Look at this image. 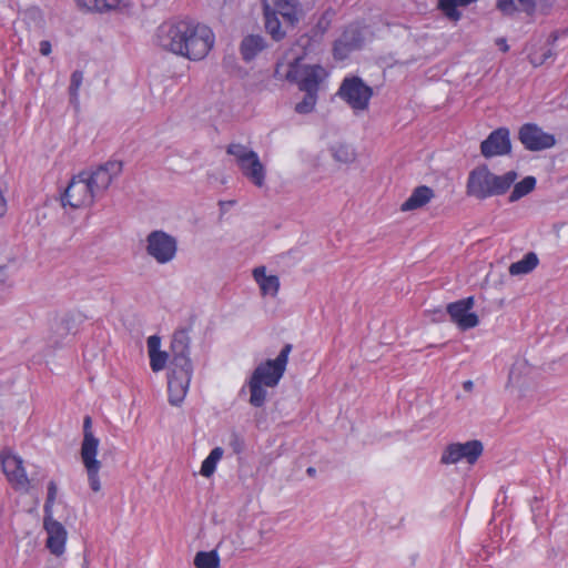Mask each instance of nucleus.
<instances>
[{"label": "nucleus", "mask_w": 568, "mask_h": 568, "mask_svg": "<svg viewBox=\"0 0 568 568\" xmlns=\"http://www.w3.org/2000/svg\"><path fill=\"white\" fill-rule=\"evenodd\" d=\"M292 348V344H285L276 358L266 359L255 367L246 383L250 390L248 403L252 406L262 407L267 397L266 387L273 388L278 385L286 371Z\"/></svg>", "instance_id": "f257e3e1"}, {"label": "nucleus", "mask_w": 568, "mask_h": 568, "mask_svg": "<svg viewBox=\"0 0 568 568\" xmlns=\"http://www.w3.org/2000/svg\"><path fill=\"white\" fill-rule=\"evenodd\" d=\"M516 179L517 173L515 171L496 175L486 164H481L469 172L466 183V193L477 200L503 195L510 189Z\"/></svg>", "instance_id": "f03ea898"}, {"label": "nucleus", "mask_w": 568, "mask_h": 568, "mask_svg": "<svg viewBox=\"0 0 568 568\" xmlns=\"http://www.w3.org/2000/svg\"><path fill=\"white\" fill-rule=\"evenodd\" d=\"M182 24H185V29H180V55L193 61L204 59L214 43L212 30L200 23L180 21V27Z\"/></svg>", "instance_id": "7ed1b4c3"}, {"label": "nucleus", "mask_w": 568, "mask_h": 568, "mask_svg": "<svg viewBox=\"0 0 568 568\" xmlns=\"http://www.w3.org/2000/svg\"><path fill=\"white\" fill-rule=\"evenodd\" d=\"M100 440L92 432V419L87 415L83 419V440L81 444V459L88 474L90 488L98 493L101 490L99 471L101 462L97 459Z\"/></svg>", "instance_id": "20e7f679"}, {"label": "nucleus", "mask_w": 568, "mask_h": 568, "mask_svg": "<svg viewBox=\"0 0 568 568\" xmlns=\"http://www.w3.org/2000/svg\"><path fill=\"white\" fill-rule=\"evenodd\" d=\"M337 95L354 111H364L368 109L373 89L357 75L346 77L338 88Z\"/></svg>", "instance_id": "39448f33"}, {"label": "nucleus", "mask_w": 568, "mask_h": 568, "mask_svg": "<svg viewBox=\"0 0 568 568\" xmlns=\"http://www.w3.org/2000/svg\"><path fill=\"white\" fill-rule=\"evenodd\" d=\"M95 197L98 196L87 179V172H81L71 179L61 201L63 206L78 209L90 206Z\"/></svg>", "instance_id": "423d86ee"}, {"label": "nucleus", "mask_w": 568, "mask_h": 568, "mask_svg": "<svg viewBox=\"0 0 568 568\" xmlns=\"http://www.w3.org/2000/svg\"><path fill=\"white\" fill-rule=\"evenodd\" d=\"M145 251L159 264H165L175 256L176 240L164 231H152L145 239Z\"/></svg>", "instance_id": "0eeeda50"}, {"label": "nucleus", "mask_w": 568, "mask_h": 568, "mask_svg": "<svg viewBox=\"0 0 568 568\" xmlns=\"http://www.w3.org/2000/svg\"><path fill=\"white\" fill-rule=\"evenodd\" d=\"M1 467L8 481L16 490L29 491L31 480L28 478L23 459L9 449L0 454Z\"/></svg>", "instance_id": "6e6552de"}, {"label": "nucleus", "mask_w": 568, "mask_h": 568, "mask_svg": "<svg viewBox=\"0 0 568 568\" xmlns=\"http://www.w3.org/2000/svg\"><path fill=\"white\" fill-rule=\"evenodd\" d=\"M484 450L483 443L474 439L466 443L449 444L443 452L440 463L445 465L456 464L465 459L468 464L473 465L481 456Z\"/></svg>", "instance_id": "1a4fd4ad"}, {"label": "nucleus", "mask_w": 568, "mask_h": 568, "mask_svg": "<svg viewBox=\"0 0 568 568\" xmlns=\"http://www.w3.org/2000/svg\"><path fill=\"white\" fill-rule=\"evenodd\" d=\"M518 139L525 149L529 151L550 149L556 143L554 134L542 131V129L535 123L523 124L518 132Z\"/></svg>", "instance_id": "9d476101"}, {"label": "nucleus", "mask_w": 568, "mask_h": 568, "mask_svg": "<svg viewBox=\"0 0 568 568\" xmlns=\"http://www.w3.org/2000/svg\"><path fill=\"white\" fill-rule=\"evenodd\" d=\"M480 152L486 159L509 154L511 152L509 129L500 126L491 131L480 143Z\"/></svg>", "instance_id": "9b49d317"}, {"label": "nucleus", "mask_w": 568, "mask_h": 568, "mask_svg": "<svg viewBox=\"0 0 568 568\" xmlns=\"http://www.w3.org/2000/svg\"><path fill=\"white\" fill-rule=\"evenodd\" d=\"M474 306V297L468 296L454 303H449L446 313L450 316V321L455 323L462 331L473 328L478 325V316L470 312Z\"/></svg>", "instance_id": "f8f14e48"}, {"label": "nucleus", "mask_w": 568, "mask_h": 568, "mask_svg": "<svg viewBox=\"0 0 568 568\" xmlns=\"http://www.w3.org/2000/svg\"><path fill=\"white\" fill-rule=\"evenodd\" d=\"M122 171V163L119 161H109L99 168H97L92 172H87V179L92 185L93 191L97 196L102 195L113 179L120 174Z\"/></svg>", "instance_id": "ddd939ff"}, {"label": "nucleus", "mask_w": 568, "mask_h": 568, "mask_svg": "<svg viewBox=\"0 0 568 568\" xmlns=\"http://www.w3.org/2000/svg\"><path fill=\"white\" fill-rule=\"evenodd\" d=\"M43 527L48 538L45 546L54 556H61L65 550L68 532L64 526L53 518V515L43 517Z\"/></svg>", "instance_id": "4468645a"}, {"label": "nucleus", "mask_w": 568, "mask_h": 568, "mask_svg": "<svg viewBox=\"0 0 568 568\" xmlns=\"http://www.w3.org/2000/svg\"><path fill=\"white\" fill-rule=\"evenodd\" d=\"M176 39H178V22L176 21L169 20L158 27L155 36H154V42L156 45H159L163 50L172 52V53H178Z\"/></svg>", "instance_id": "2eb2a0df"}, {"label": "nucleus", "mask_w": 568, "mask_h": 568, "mask_svg": "<svg viewBox=\"0 0 568 568\" xmlns=\"http://www.w3.org/2000/svg\"><path fill=\"white\" fill-rule=\"evenodd\" d=\"M180 345H183V348L180 351V373H183L185 383H182V376L180 375V386L183 389V395L180 396V403L184 399V396L187 392L192 373H193V365L192 362L187 355L189 351V343L190 338L185 335V332L180 329Z\"/></svg>", "instance_id": "dca6fc26"}, {"label": "nucleus", "mask_w": 568, "mask_h": 568, "mask_svg": "<svg viewBox=\"0 0 568 568\" xmlns=\"http://www.w3.org/2000/svg\"><path fill=\"white\" fill-rule=\"evenodd\" d=\"M267 43L260 34H248L240 43V53L245 62L253 61L261 53Z\"/></svg>", "instance_id": "f3484780"}, {"label": "nucleus", "mask_w": 568, "mask_h": 568, "mask_svg": "<svg viewBox=\"0 0 568 568\" xmlns=\"http://www.w3.org/2000/svg\"><path fill=\"white\" fill-rule=\"evenodd\" d=\"M434 191L427 185L415 187L409 197L400 205L403 212L422 209L434 197Z\"/></svg>", "instance_id": "a211bd4d"}, {"label": "nucleus", "mask_w": 568, "mask_h": 568, "mask_svg": "<svg viewBox=\"0 0 568 568\" xmlns=\"http://www.w3.org/2000/svg\"><path fill=\"white\" fill-rule=\"evenodd\" d=\"M75 2L79 8L92 12H108L130 8V3L124 0H75Z\"/></svg>", "instance_id": "6ab92c4d"}, {"label": "nucleus", "mask_w": 568, "mask_h": 568, "mask_svg": "<svg viewBox=\"0 0 568 568\" xmlns=\"http://www.w3.org/2000/svg\"><path fill=\"white\" fill-rule=\"evenodd\" d=\"M161 338L158 335H152L148 338V351L150 356L151 369L155 373L162 371L168 362L169 355L166 352H162Z\"/></svg>", "instance_id": "aec40b11"}, {"label": "nucleus", "mask_w": 568, "mask_h": 568, "mask_svg": "<svg viewBox=\"0 0 568 568\" xmlns=\"http://www.w3.org/2000/svg\"><path fill=\"white\" fill-rule=\"evenodd\" d=\"M323 68L321 65H312L305 70L304 77L298 82V89L304 93L318 95L320 83L322 82Z\"/></svg>", "instance_id": "412c9836"}, {"label": "nucleus", "mask_w": 568, "mask_h": 568, "mask_svg": "<svg viewBox=\"0 0 568 568\" xmlns=\"http://www.w3.org/2000/svg\"><path fill=\"white\" fill-rule=\"evenodd\" d=\"M263 10L264 24L267 33H270L274 41H281L285 37L286 31L281 28V21L277 17V12L272 10L266 1L263 3Z\"/></svg>", "instance_id": "4be33fe9"}, {"label": "nucleus", "mask_w": 568, "mask_h": 568, "mask_svg": "<svg viewBox=\"0 0 568 568\" xmlns=\"http://www.w3.org/2000/svg\"><path fill=\"white\" fill-rule=\"evenodd\" d=\"M274 4L287 26L294 28L300 22L302 9L293 0H275Z\"/></svg>", "instance_id": "5701e85b"}, {"label": "nucleus", "mask_w": 568, "mask_h": 568, "mask_svg": "<svg viewBox=\"0 0 568 568\" xmlns=\"http://www.w3.org/2000/svg\"><path fill=\"white\" fill-rule=\"evenodd\" d=\"M251 162L253 163V160H248L245 163L237 164V166L240 168L242 174L246 179H248L255 186L262 187L265 182V173L266 172H265V168L262 164L257 153H256V162L258 165L254 166L253 164H251Z\"/></svg>", "instance_id": "b1692460"}, {"label": "nucleus", "mask_w": 568, "mask_h": 568, "mask_svg": "<svg viewBox=\"0 0 568 568\" xmlns=\"http://www.w3.org/2000/svg\"><path fill=\"white\" fill-rule=\"evenodd\" d=\"M333 12L331 10H326L321 14L315 26L310 30L308 33H306L304 37H302V40L305 38L306 42L305 45H308L311 42L318 43L325 32L328 30L331 22H332Z\"/></svg>", "instance_id": "393cba45"}, {"label": "nucleus", "mask_w": 568, "mask_h": 568, "mask_svg": "<svg viewBox=\"0 0 568 568\" xmlns=\"http://www.w3.org/2000/svg\"><path fill=\"white\" fill-rule=\"evenodd\" d=\"M497 8L507 16L514 14L516 11L532 14L536 9V0H497Z\"/></svg>", "instance_id": "a878e982"}, {"label": "nucleus", "mask_w": 568, "mask_h": 568, "mask_svg": "<svg viewBox=\"0 0 568 568\" xmlns=\"http://www.w3.org/2000/svg\"><path fill=\"white\" fill-rule=\"evenodd\" d=\"M226 153L234 156L236 164H242L248 160H253V165L257 166L256 152L241 143H230L226 148Z\"/></svg>", "instance_id": "bb28decb"}, {"label": "nucleus", "mask_w": 568, "mask_h": 568, "mask_svg": "<svg viewBox=\"0 0 568 568\" xmlns=\"http://www.w3.org/2000/svg\"><path fill=\"white\" fill-rule=\"evenodd\" d=\"M538 256L534 252H528L524 257L509 266L510 275H524L530 273L538 265Z\"/></svg>", "instance_id": "cd10ccee"}, {"label": "nucleus", "mask_w": 568, "mask_h": 568, "mask_svg": "<svg viewBox=\"0 0 568 568\" xmlns=\"http://www.w3.org/2000/svg\"><path fill=\"white\" fill-rule=\"evenodd\" d=\"M83 72L81 70H75L72 72L70 77V85H69V101L70 104L75 109H80V89L83 82Z\"/></svg>", "instance_id": "c85d7f7f"}, {"label": "nucleus", "mask_w": 568, "mask_h": 568, "mask_svg": "<svg viewBox=\"0 0 568 568\" xmlns=\"http://www.w3.org/2000/svg\"><path fill=\"white\" fill-rule=\"evenodd\" d=\"M536 186V179L534 176H526L518 183L514 184V189L508 197L510 203L520 200L521 197L534 191Z\"/></svg>", "instance_id": "c756f323"}, {"label": "nucleus", "mask_w": 568, "mask_h": 568, "mask_svg": "<svg viewBox=\"0 0 568 568\" xmlns=\"http://www.w3.org/2000/svg\"><path fill=\"white\" fill-rule=\"evenodd\" d=\"M338 39L342 40V44H346L353 50L361 49L364 43L363 33L357 27L346 28Z\"/></svg>", "instance_id": "7c9ffc66"}, {"label": "nucleus", "mask_w": 568, "mask_h": 568, "mask_svg": "<svg viewBox=\"0 0 568 568\" xmlns=\"http://www.w3.org/2000/svg\"><path fill=\"white\" fill-rule=\"evenodd\" d=\"M224 450L222 447H215L211 450L209 456L203 460L200 474L203 477H211L220 459L223 457Z\"/></svg>", "instance_id": "2f4dec72"}, {"label": "nucleus", "mask_w": 568, "mask_h": 568, "mask_svg": "<svg viewBox=\"0 0 568 568\" xmlns=\"http://www.w3.org/2000/svg\"><path fill=\"white\" fill-rule=\"evenodd\" d=\"M196 568H219L220 557L216 550L199 551L194 557Z\"/></svg>", "instance_id": "473e14b6"}, {"label": "nucleus", "mask_w": 568, "mask_h": 568, "mask_svg": "<svg viewBox=\"0 0 568 568\" xmlns=\"http://www.w3.org/2000/svg\"><path fill=\"white\" fill-rule=\"evenodd\" d=\"M437 9L450 21L457 22L462 18L456 0H438Z\"/></svg>", "instance_id": "72a5a7b5"}, {"label": "nucleus", "mask_w": 568, "mask_h": 568, "mask_svg": "<svg viewBox=\"0 0 568 568\" xmlns=\"http://www.w3.org/2000/svg\"><path fill=\"white\" fill-rule=\"evenodd\" d=\"M317 98H318L317 94L305 93L304 98L302 99V101L296 103L295 112L298 113V114H308V113H311L314 110L315 105H316Z\"/></svg>", "instance_id": "f704fd0d"}, {"label": "nucleus", "mask_w": 568, "mask_h": 568, "mask_svg": "<svg viewBox=\"0 0 568 568\" xmlns=\"http://www.w3.org/2000/svg\"><path fill=\"white\" fill-rule=\"evenodd\" d=\"M57 494V484L53 480H50L48 484L47 499L43 506L44 516L53 515V505L55 503Z\"/></svg>", "instance_id": "c9c22d12"}, {"label": "nucleus", "mask_w": 568, "mask_h": 568, "mask_svg": "<svg viewBox=\"0 0 568 568\" xmlns=\"http://www.w3.org/2000/svg\"><path fill=\"white\" fill-rule=\"evenodd\" d=\"M258 285L262 294L275 295L280 288V280L276 275H268L266 278H263V282Z\"/></svg>", "instance_id": "e433bc0d"}, {"label": "nucleus", "mask_w": 568, "mask_h": 568, "mask_svg": "<svg viewBox=\"0 0 568 568\" xmlns=\"http://www.w3.org/2000/svg\"><path fill=\"white\" fill-rule=\"evenodd\" d=\"M333 156L336 161L348 163L354 160V152L347 145L339 144L333 149Z\"/></svg>", "instance_id": "4c0bfd02"}, {"label": "nucleus", "mask_w": 568, "mask_h": 568, "mask_svg": "<svg viewBox=\"0 0 568 568\" xmlns=\"http://www.w3.org/2000/svg\"><path fill=\"white\" fill-rule=\"evenodd\" d=\"M229 446L234 454H241L244 449V439L236 432H232L229 437Z\"/></svg>", "instance_id": "58836bf2"}, {"label": "nucleus", "mask_w": 568, "mask_h": 568, "mask_svg": "<svg viewBox=\"0 0 568 568\" xmlns=\"http://www.w3.org/2000/svg\"><path fill=\"white\" fill-rule=\"evenodd\" d=\"M354 51L353 49L348 48L346 44H342V40L337 39L333 47V54L336 59L343 60L346 59L349 53Z\"/></svg>", "instance_id": "ea45409f"}, {"label": "nucleus", "mask_w": 568, "mask_h": 568, "mask_svg": "<svg viewBox=\"0 0 568 568\" xmlns=\"http://www.w3.org/2000/svg\"><path fill=\"white\" fill-rule=\"evenodd\" d=\"M175 379H176L175 372L170 369L168 373V392H169V403L172 406H178V395H175L173 392V385H174Z\"/></svg>", "instance_id": "a19ab883"}, {"label": "nucleus", "mask_w": 568, "mask_h": 568, "mask_svg": "<svg viewBox=\"0 0 568 568\" xmlns=\"http://www.w3.org/2000/svg\"><path fill=\"white\" fill-rule=\"evenodd\" d=\"M254 280L257 282V284L263 282V278H266L268 275H266L265 267L258 266L254 268L253 271Z\"/></svg>", "instance_id": "79ce46f5"}, {"label": "nucleus", "mask_w": 568, "mask_h": 568, "mask_svg": "<svg viewBox=\"0 0 568 568\" xmlns=\"http://www.w3.org/2000/svg\"><path fill=\"white\" fill-rule=\"evenodd\" d=\"M39 50L42 55H49L51 53V43L48 40H42L39 43Z\"/></svg>", "instance_id": "37998d69"}, {"label": "nucleus", "mask_w": 568, "mask_h": 568, "mask_svg": "<svg viewBox=\"0 0 568 568\" xmlns=\"http://www.w3.org/2000/svg\"><path fill=\"white\" fill-rule=\"evenodd\" d=\"M552 57H554L552 50L549 49V48H546V49L542 50V52L540 54V58H539L537 63L538 64H542V63L547 62L548 59H551Z\"/></svg>", "instance_id": "c03bdc74"}, {"label": "nucleus", "mask_w": 568, "mask_h": 568, "mask_svg": "<svg viewBox=\"0 0 568 568\" xmlns=\"http://www.w3.org/2000/svg\"><path fill=\"white\" fill-rule=\"evenodd\" d=\"M540 505H541V499H539L538 497H534V499L530 503L531 511L534 514L539 511L540 510Z\"/></svg>", "instance_id": "a18cd8bd"}, {"label": "nucleus", "mask_w": 568, "mask_h": 568, "mask_svg": "<svg viewBox=\"0 0 568 568\" xmlns=\"http://www.w3.org/2000/svg\"><path fill=\"white\" fill-rule=\"evenodd\" d=\"M477 0H456L457 2V8L460 6V7H466L473 2H476Z\"/></svg>", "instance_id": "49530a36"}, {"label": "nucleus", "mask_w": 568, "mask_h": 568, "mask_svg": "<svg viewBox=\"0 0 568 568\" xmlns=\"http://www.w3.org/2000/svg\"><path fill=\"white\" fill-rule=\"evenodd\" d=\"M306 474L310 476V477H314L315 474H316V469L314 467H308L306 469Z\"/></svg>", "instance_id": "de8ad7c7"}, {"label": "nucleus", "mask_w": 568, "mask_h": 568, "mask_svg": "<svg viewBox=\"0 0 568 568\" xmlns=\"http://www.w3.org/2000/svg\"><path fill=\"white\" fill-rule=\"evenodd\" d=\"M61 325L63 326L64 329H67L69 332V321L67 318H63L61 321Z\"/></svg>", "instance_id": "09e8293b"}, {"label": "nucleus", "mask_w": 568, "mask_h": 568, "mask_svg": "<svg viewBox=\"0 0 568 568\" xmlns=\"http://www.w3.org/2000/svg\"><path fill=\"white\" fill-rule=\"evenodd\" d=\"M473 387V382L471 381H467L464 383V388L465 389H470Z\"/></svg>", "instance_id": "8fccbe9b"}, {"label": "nucleus", "mask_w": 568, "mask_h": 568, "mask_svg": "<svg viewBox=\"0 0 568 568\" xmlns=\"http://www.w3.org/2000/svg\"><path fill=\"white\" fill-rule=\"evenodd\" d=\"M500 42H501L503 51H507L508 50V45L506 43V40L503 39Z\"/></svg>", "instance_id": "3c124183"}, {"label": "nucleus", "mask_w": 568, "mask_h": 568, "mask_svg": "<svg viewBox=\"0 0 568 568\" xmlns=\"http://www.w3.org/2000/svg\"><path fill=\"white\" fill-rule=\"evenodd\" d=\"M435 313H438L440 316H445V313L440 310L436 311Z\"/></svg>", "instance_id": "603ef678"}, {"label": "nucleus", "mask_w": 568, "mask_h": 568, "mask_svg": "<svg viewBox=\"0 0 568 568\" xmlns=\"http://www.w3.org/2000/svg\"><path fill=\"white\" fill-rule=\"evenodd\" d=\"M83 568H88L87 566H84Z\"/></svg>", "instance_id": "864d4df0"}]
</instances>
